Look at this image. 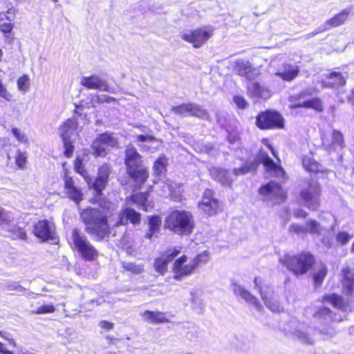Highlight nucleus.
Here are the masks:
<instances>
[{"label":"nucleus","mask_w":354,"mask_h":354,"mask_svg":"<svg viewBox=\"0 0 354 354\" xmlns=\"http://www.w3.org/2000/svg\"><path fill=\"white\" fill-rule=\"evenodd\" d=\"M327 274V266L324 263H321L317 270L315 272L312 276L314 286L316 288L320 287L322 285Z\"/></svg>","instance_id":"nucleus-36"},{"label":"nucleus","mask_w":354,"mask_h":354,"mask_svg":"<svg viewBox=\"0 0 354 354\" xmlns=\"http://www.w3.org/2000/svg\"><path fill=\"white\" fill-rule=\"evenodd\" d=\"M234 292L236 296H240L246 302L254 305L259 310H261L263 308V306L259 299L244 287L239 285H235L234 288Z\"/></svg>","instance_id":"nucleus-30"},{"label":"nucleus","mask_w":354,"mask_h":354,"mask_svg":"<svg viewBox=\"0 0 354 354\" xmlns=\"http://www.w3.org/2000/svg\"><path fill=\"white\" fill-rule=\"evenodd\" d=\"M268 147L270 150L272 156L277 159L278 163H275L267 153L261 151L259 154V163H261L264 166L268 173L271 174L275 177L283 178L286 176V171L280 164L281 160L278 156L277 152L271 145H268Z\"/></svg>","instance_id":"nucleus-13"},{"label":"nucleus","mask_w":354,"mask_h":354,"mask_svg":"<svg viewBox=\"0 0 354 354\" xmlns=\"http://www.w3.org/2000/svg\"><path fill=\"white\" fill-rule=\"evenodd\" d=\"M0 354H15L13 351L7 349L4 344L0 342Z\"/></svg>","instance_id":"nucleus-62"},{"label":"nucleus","mask_w":354,"mask_h":354,"mask_svg":"<svg viewBox=\"0 0 354 354\" xmlns=\"http://www.w3.org/2000/svg\"><path fill=\"white\" fill-rule=\"evenodd\" d=\"M77 122L75 118L67 119L59 127L61 138H69L73 131H75Z\"/></svg>","instance_id":"nucleus-35"},{"label":"nucleus","mask_w":354,"mask_h":354,"mask_svg":"<svg viewBox=\"0 0 354 354\" xmlns=\"http://www.w3.org/2000/svg\"><path fill=\"white\" fill-rule=\"evenodd\" d=\"M299 68L291 64H286L283 71L277 72L276 75L280 77L283 80L290 82L294 80L299 74Z\"/></svg>","instance_id":"nucleus-33"},{"label":"nucleus","mask_w":354,"mask_h":354,"mask_svg":"<svg viewBox=\"0 0 354 354\" xmlns=\"http://www.w3.org/2000/svg\"><path fill=\"white\" fill-rule=\"evenodd\" d=\"M294 216L296 218H305L307 217L308 213L305 210H304L302 209H297L296 211H295Z\"/></svg>","instance_id":"nucleus-61"},{"label":"nucleus","mask_w":354,"mask_h":354,"mask_svg":"<svg viewBox=\"0 0 354 354\" xmlns=\"http://www.w3.org/2000/svg\"><path fill=\"white\" fill-rule=\"evenodd\" d=\"M73 169L75 173L80 174L89 185L91 178L85 167L84 160L80 156H77L73 161Z\"/></svg>","instance_id":"nucleus-34"},{"label":"nucleus","mask_w":354,"mask_h":354,"mask_svg":"<svg viewBox=\"0 0 354 354\" xmlns=\"http://www.w3.org/2000/svg\"><path fill=\"white\" fill-rule=\"evenodd\" d=\"M198 207L207 216L216 215L223 210L219 200L215 197L214 190L209 188L204 190L202 199L198 203Z\"/></svg>","instance_id":"nucleus-11"},{"label":"nucleus","mask_w":354,"mask_h":354,"mask_svg":"<svg viewBox=\"0 0 354 354\" xmlns=\"http://www.w3.org/2000/svg\"><path fill=\"white\" fill-rule=\"evenodd\" d=\"M55 311V307L53 304H44L39 307H38L36 310H32L33 314L41 315V314H48L53 313Z\"/></svg>","instance_id":"nucleus-45"},{"label":"nucleus","mask_w":354,"mask_h":354,"mask_svg":"<svg viewBox=\"0 0 354 354\" xmlns=\"http://www.w3.org/2000/svg\"><path fill=\"white\" fill-rule=\"evenodd\" d=\"M322 84V87L325 88H339L346 84V78L342 73L333 71L326 75Z\"/></svg>","instance_id":"nucleus-21"},{"label":"nucleus","mask_w":354,"mask_h":354,"mask_svg":"<svg viewBox=\"0 0 354 354\" xmlns=\"http://www.w3.org/2000/svg\"><path fill=\"white\" fill-rule=\"evenodd\" d=\"M27 163V156L26 153H23L20 150H17L15 156V165L17 168L24 169L26 168Z\"/></svg>","instance_id":"nucleus-44"},{"label":"nucleus","mask_w":354,"mask_h":354,"mask_svg":"<svg viewBox=\"0 0 354 354\" xmlns=\"http://www.w3.org/2000/svg\"><path fill=\"white\" fill-rule=\"evenodd\" d=\"M113 210L106 207L104 211L96 207H87L81 213L85 230L97 237V241L103 240L111 233L109 218L114 216Z\"/></svg>","instance_id":"nucleus-1"},{"label":"nucleus","mask_w":354,"mask_h":354,"mask_svg":"<svg viewBox=\"0 0 354 354\" xmlns=\"http://www.w3.org/2000/svg\"><path fill=\"white\" fill-rule=\"evenodd\" d=\"M302 165L309 172L318 173L319 171V164L313 158L304 157L302 160Z\"/></svg>","instance_id":"nucleus-40"},{"label":"nucleus","mask_w":354,"mask_h":354,"mask_svg":"<svg viewBox=\"0 0 354 354\" xmlns=\"http://www.w3.org/2000/svg\"><path fill=\"white\" fill-rule=\"evenodd\" d=\"M212 178L225 186L231 187L233 180L230 176V171L223 168H212L209 171Z\"/></svg>","instance_id":"nucleus-27"},{"label":"nucleus","mask_w":354,"mask_h":354,"mask_svg":"<svg viewBox=\"0 0 354 354\" xmlns=\"http://www.w3.org/2000/svg\"><path fill=\"white\" fill-rule=\"evenodd\" d=\"M141 317L145 322L151 324H161L169 322V319L166 316V313L158 310H146L142 313Z\"/></svg>","instance_id":"nucleus-26"},{"label":"nucleus","mask_w":354,"mask_h":354,"mask_svg":"<svg viewBox=\"0 0 354 354\" xmlns=\"http://www.w3.org/2000/svg\"><path fill=\"white\" fill-rule=\"evenodd\" d=\"M331 310L328 307H319L314 313L313 317L319 319H323L326 315H330Z\"/></svg>","instance_id":"nucleus-50"},{"label":"nucleus","mask_w":354,"mask_h":354,"mask_svg":"<svg viewBox=\"0 0 354 354\" xmlns=\"http://www.w3.org/2000/svg\"><path fill=\"white\" fill-rule=\"evenodd\" d=\"M10 234L8 235L12 240H27V234L23 227L15 226L8 230Z\"/></svg>","instance_id":"nucleus-41"},{"label":"nucleus","mask_w":354,"mask_h":354,"mask_svg":"<svg viewBox=\"0 0 354 354\" xmlns=\"http://www.w3.org/2000/svg\"><path fill=\"white\" fill-rule=\"evenodd\" d=\"M214 35V29L209 26H201L192 29L181 35L186 42L195 48H201Z\"/></svg>","instance_id":"nucleus-10"},{"label":"nucleus","mask_w":354,"mask_h":354,"mask_svg":"<svg viewBox=\"0 0 354 354\" xmlns=\"http://www.w3.org/2000/svg\"><path fill=\"white\" fill-rule=\"evenodd\" d=\"M248 93L253 97H260L262 94V88L259 83L252 82L247 86Z\"/></svg>","instance_id":"nucleus-43"},{"label":"nucleus","mask_w":354,"mask_h":354,"mask_svg":"<svg viewBox=\"0 0 354 354\" xmlns=\"http://www.w3.org/2000/svg\"><path fill=\"white\" fill-rule=\"evenodd\" d=\"M124 164L126 173L134 187L138 189H141L149 178V170L144 165L142 156L131 144L128 145L124 149Z\"/></svg>","instance_id":"nucleus-2"},{"label":"nucleus","mask_w":354,"mask_h":354,"mask_svg":"<svg viewBox=\"0 0 354 354\" xmlns=\"http://www.w3.org/2000/svg\"><path fill=\"white\" fill-rule=\"evenodd\" d=\"M301 198L306 203H309L313 200V196L310 191L308 189H304L300 193Z\"/></svg>","instance_id":"nucleus-57"},{"label":"nucleus","mask_w":354,"mask_h":354,"mask_svg":"<svg viewBox=\"0 0 354 354\" xmlns=\"http://www.w3.org/2000/svg\"><path fill=\"white\" fill-rule=\"evenodd\" d=\"M156 140L155 137L153 136H145L143 134L138 135L136 137V140L138 142H153Z\"/></svg>","instance_id":"nucleus-58"},{"label":"nucleus","mask_w":354,"mask_h":354,"mask_svg":"<svg viewBox=\"0 0 354 354\" xmlns=\"http://www.w3.org/2000/svg\"><path fill=\"white\" fill-rule=\"evenodd\" d=\"M106 339L109 345L115 344L116 342L119 340V339L112 336V335H106Z\"/></svg>","instance_id":"nucleus-63"},{"label":"nucleus","mask_w":354,"mask_h":354,"mask_svg":"<svg viewBox=\"0 0 354 354\" xmlns=\"http://www.w3.org/2000/svg\"><path fill=\"white\" fill-rule=\"evenodd\" d=\"M80 84L87 89H99L104 91H108L109 89L107 82L95 75L82 77Z\"/></svg>","instance_id":"nucleus-23"},{"label":"nucleus","mask_w":354,"mask_h":354,"mask_svg":"<svg viewBox=\"0 0 354 354\" xmlns=\"http://www.w3.org/2000/svg\"><path fill=\"white\" fill-rule=\"evenodd\" d=\"M121 266L124 272H129L134 275L140 274L145 271V266L143 264H138L135 262L122 261L121 263Z\"/></svg>","instance_id":"nucleus-38"},{"label":"nucleus","mask_w":354,"mask_h":354,"mask_svg":"<svg viewBox=\"0 0 354 354\" xmlns=\"http://www.w3.org/2000/svg\"><path fill=\"white\" fill-rule=\"evenodd\" d=\"M188 257L183 254L175 259L173 263L171 271L173 278L176 281H181L184 278L192 274L201 265L205 264L209 260V252L207 250L197 254L189 263H187Z\"/></svg>","instance_id":"nucleus-3"},{"label":"nucleus","mask_w":354,"mask_h":354,"mask_svg":"<svg viewBox=\"0 0 354 354\" xmlns=\"http://www.w3.org/2000/svg\"><path fill=\"white\" fill-rule=\"evenodd\" d=\"M292 107L295 109H311L318 113H322L324 111V103L322 99L318 97H315L304 102H298L294 104Z\"/></svg>","instance_id":"nucleus-28"},{"label":"nucleus","mask_w":354,"mask_h":354,"mask_svg":"<svg viewBox=\"0 0 354 354\" xmlns=\"http://www.w3.org/2000/svg\"><path fill=\"white\" fill-rule=\"evenodd\" d=\"M233 101L240 109H245L248 107V103L245 99L241 95H235L233 97Z\"/></svg>","instance_id":"nucleus-52"},{"label":"nucleus","mask_w":354,"mask_h":354,"mask_svg":"<svg viewBox=\"0 0 354 354\" xmlns=\"http://www.w3.org/2000/svg\"><path fill=\"white\" fill-rule=\"evenodd\" d=\"M169 199L174 202H180L183 200L181 194H176L174 192H170L169 195Z\"/></svg>","instance_id":"nucleus-60"},{"label":"nucleus","mask_w":354,"mask_h":354,"mask_svg":"<svg viewBox=\"0 0 354 354\" xmlns=\"http://www.w3.org/2000/svg\"><path fill=\"white\" fill-rule=\"evenodd\" d=\"M0 97H3L4 100L7 101H11L12 95L7 91L6 87L3 85V84L0 82Z\"/></svg>","instance_id":"nucleus-56"},{"label":"nucleus","mask_w":354,"mask_h":354,"mask_svg":"<svg viewBox=\"0 0 354 354\" xmlns=\"http://www.w3.org/2000/svg\"><path fill=\"white\" fill-rule=\"evenodd\" d=\"M141 223V214L132 207H124L120 209L118 215L117 221L113 223V227L127 225L129 223L133 225H139Z\"/></svg>","instance_id":"nucleus-20"},{"label":"nucleus","mask_w":354,"mask_h":354,"mask_svg":"<svg viewBox=\"0 0 354 354\" xmlns=\"http://www.w3.org/2000/svg\"><path fill=\"white\" fill-rule=\"evenodd\" d=\"M319 301L322 304L328 302L333 308L337 309H342L345 306L344 298L336 293L325 294Z\"/></svg>","instance_id":"nucleus-31"},{"label":"nucleus","mask_w":354,"mask_h":354,"mask_svg":"<svg viewBox=\"0 0 354 354\" xmlns=\"http://www.w3.org/2000/svg\"><path fill=\"white\" fill-rule=\"evenodd\" d=\"M258 192L266 201H271L272 205H282L287 202L288 198L287 190L275 180H270L262 185Z\"/></svg>","instance_id":"nucleus-8"},{"label":"nucleus","mask_w":354,"mask_h":354,"mask_svg":"<svg viewBox=\"0 0 354 354\" xmlns=\"http://www.w3.org/2000/svg\"><path fill=\"white\" fill-rule=\"evenodd\" d=\"M12 220L9 216V212L0 206V226L10 225Z\"/></svg>","instance_id":"nucleus-47"},{"label":"nucleus","mask_w":354,"mask_h":354,"mask_svg":"<svg viewBox=\"0 0 354 354\" xmlns=\"http://www.w3.org/2000/svg\"><path fill=\"white\" fill-rule=\"evenodd\" d=\"M118 141L112 133L106 131L99 134L93 140L92 149L95 157H105L107 149L118 147Z\"/></svg>","instance_id":"nucleus-12"},{"label":"nucleus","mask_w":354,"mask_h":354,"mask_svg":"<svg viewBox=\"0 0 354 354\" xmlns=\"http://www.w3.org/2000/svg\"><path fill=\"white\" fill-rule=\"evenodd\" d=\"M167 158L165 154H160L154 161L152 167L153 175L160 176L167 171Z\"/></svg>","instance_id":"nucleus-32"},{"label":"nucleus","mask_w":354,"mask_h":354,"mask_svg":"<svg viewBox=\"0 0 354 354\" xmlns=\"http://www.w3.org/2000/svg\"><path fill=\"white\" fill-rule=\"evenodd\" d=\"M14 27L12 19L5 12L0 13V31L3 34L10 33Z\"/></svg>","instance_id":"nucleus-39"},{"label":"nucleus","mask_w":354,"mask_h":354,"mask_svg":"<svg viewBox=\"0 0 354 354\" xmlns=\"http://www.w3.org/2000/svg\"><path fill=\"white\" fill-rule=\"evenodd\" d=\"M99 326L101 328L104 329L106 330H111L114 327V324L113 322L106 321V320H102L99 323Z\"/></svg>","instance_id":"nucleus-59"},{"label":"nucleus","mask_w":354,"mask_h":354,"mask_svg":"<svg viewBox=\"0 0 354 354\" xmlns=\"http://www.w3.org/2000/svg\"><path fill=\"white\" fill-rule=\"evenodd\" d=\"M254 283L263 303L270 310L275 313L283 311V306L281 304L275 299L274 288L271 286L266 284L263 279L260 277H255Z\"/></svg>","instance_id":"nucleus-9"},{"label":"nucleus","mask_w":354,"mask_h":354,"mask_svg":"<svg viewBox=\"0 0 354 354\" xmlns=\"http://www.w3.org/2000/svg\"><path fill=\"white\" fill-rule=\"evenodd\" d=\"M18 88L23 91H26L30 87V79L27 75H23L17 80Z\"/></svg>","instance_id":"nucleus-46"},{"label":"nucleus","mask_w":354,"mask_h":354,"mask_svg":"<svg viewBox=\"0 0 354 354\" xmlns=\"http://www.w3.org/2000/svg\"><path fill=\"white\" fill-rule=\"evenodd\" d=\"M147 221L148 229L147 232L145 234L144 237L146 239L151 240L155 234L159 233L162 220L159 215L154 214L147 216Z\"/></svg>","instance_id":"nucleus-29"},{"label":"nucleus","mask_w":354,"mask_h":354,"mask_svg":"<svg viewBox=\"0 0 354 354\" xmlns=\"http://www.w3.org/2000/svg\"><path fill=\"white\" fill-rule=\"evenodd\" d=\"M255 124L261 131L283 129L286 127L283 115L274 109L260 111L255 117Z\"/></svg>","instance_id":"nucleus-7"},{"label":"nucleus","mask_w":354,"mask_h":354,"mask_svg":"<svg viewBox=\"0 0 354 354\" xmlns=\"http://www.w3.org/2000/svg\"><path fill=\"white\" fill-rule=\"evenodd\" d=\"M165 228L179 235L190 234L194 228V216L185 209L171 210L165 218Z\"/></svg>","instance_id":"nucleus-4"},{"label":"nucleus","mask_w":354,"mask_h":354,"mask_svg":"<svg viewBox=\"0 0 354 354\" xmlns=\"http://www.w3.org/2000/svg\"><path fill=\"white\" fill-rule=\"evenodd\" d=\"M340 283L343 292L347 295H351L354 292V273L349 267L342 270Z\"/></svg>","instance_id":"nucleus-25"},{"label":"nucleus","mask_w":354,"mask_h":354,"mask_svg":"<svg viewBox=\"0 0 354 354\" xmlns=\"http://www.w3.org/2000/svg\"><path fill=\"white\" fill-rule=\"evenodd\" d=\"M181 252L180 247L169 248L156 257L153 261V268L156 272L160 275H164L168 271V265Z\"/></svg>","instance_id":"nucleus-19"},{"label":"nucleus","mask_w":354,"mask_h":354,"mask_svg":"<svg viewBox=\"0 0 354 354\" xmlns=\"http://www.w3.org/2000/svg\"><path fill=\"white\" fill-rule=\"evenodd\" d=\"M351 236L346 232H339L337 234L336 240L341 245L346 244Z\"/></svg>","instance_id":"nucleus-53"},{"label":"nucleus","mask_w":354,"mask_h":354,"mask_svg":"<svg viewBox=\"0 0 354 354\" xmlns=\"http://www.w3.org/2000/svg\"><path fill=\"white\" fill-rule=\"evenodd\" d=\"M62 180L64 181V190L66 197L70 201H73L76 205H79L84 199L82 189L76 185L74 177L70 175L67 169L64 171Z\"/></svg>","instance_id":"nucleus-15"},{"label":"nucleus","mask_w":354,"mask_h":354,"mask_svg":"<svg viewBox=\"0 0 354 354\" xmlns=\"http://www.w3.org/2000/svg\"><path fill=\"white\" fill-rule=\"evenodd\" d=\"M306 228L298 224H292L290 226V232L295 234H306Z\"/></svg>","instance_id":"nucleus-54"},{"label":"nucleus","mask_w":354,"mask_h":354,"mask_svg":"<svg viewBox=\"0 0 354 354\" xmlns=\"http://www.w3.org/2000/svg\"><path fill=\"white\" fill-rule=\"evenodd\" d=\"M306 225L308 227L306 228V234H318L319 232V225L318 222L315 220H309Z\"/></svg>","instance_id":"nucleus-48"},{"label":"nucleus","mask_w":354,"mask_h":354,"mask_svg":"<svg viewBox=\"0 0 354 354\" xmlns=\"http://www.w3.org/2000/svg\"><path fill=\"white\" fill-rule=\"evenodd\" d=\"M351 10L347 8L334 15L324 22V30H328L344 25L349 19Z\"/></svg>","instance_id":"nucleus-22"},{"label":"nucleus","mask_w":354,"mask_h":354,"mask_svg":"<svg viewBox=\"0 0 354 354\" xmlns=\"http://www.w3.org/2000/svg\"><path fill=\"white\" fill-rule=\"evenodd\" d=\"M331 144L333 145H339L342 146L344 144V137L342 133L337 130H333L332 133V141Z\"/></svg>","instance_id":"nucleus-49"},{"label":"nucleus","mask_w":354,"mask_h":354,"mask_svg":"<svg viewBox=\"0 0 354 354\" xmlns=\"http://www.w3.org/2000/svg\"><path fill=\"white\" fill-rule=\"evenodd\" d=\"M259 162L257 160H247L241 167L234 168L233 174L236 176L245 175L250 171H256L259 167Z\"/></svg>","instance_id":"nucleus-37"},{"label":"nucleus","mask_w":354,"mask_h":354,"mask_svg":"<svg viewBox=\"0 0 354 354\" xmlns=\"http://www.w3.org/2000/svg\"><path fill=\"white\" fill-rule=\"evenodd\" d=\"M348 102L354 106V87L351 89V93L347 97Z\"/></svg>","instance_id":"nucleus-64"},{"label":"nucleus","mask_w":354,"mask_h":354,"mask_svg":"<svg viewBox=\"0 0 354 354\" xmlns=\"http://www.w3.org/2000/svg\"><path fill=\"white\" fill-rule=\"evenodd\" d=\"M68 244L71 250L77 252L86 261H93L98 257L97 250L77 228L73 230Z\"/></svg>","instance_id":"nucleus-6"},{"label":"nucleus","mask_w":354,"mask_h":354,"mask_svg":"<svg viewBox=\"0 0 354 354\" xmlns=\"http://www.w3.org/2000/svg\"><path fill=\"white\" fill-rule=\"evenodd\" d=\"M12 133L17 138V140L21 143H27L28 138L24 133H22L18 128L14 127L12 129Z\"/></svg>","instance_id":"nucleus-51"},{"label":"nucleus","mask_w":354,"mask_h":354,"mask_svg":"<svg viewBox=\"0 0 354 354\" xmlns=\"http://www.w3.org/2000/svg\"><path fill=\"white\" fill-rule=\"evenodd\" d=\"M111 171V166L107 162L103 163L98 167L97 176L91 185H89V188L94 190V197L96 199L102 197L103 191L109 183Z\"/></svg>","instance_id":"nucleus-14"},{"label":"nucleus","mask_w":354,"mask_h":354,"mask_svg":"<svg viewBox=\"0 0 354 354\" xmlns=\"http://www.w3.org/2000/svg\"><path fill=\"white\" fill-rule=\"evenodd\" d=\"M149 192H141L132 194L129 199L133 204L147 212L153 207L152 202L149 200Z\"/></svg>","instance_id":"nucleus-24"},{"label":"nucleus","mask_w":354,"mask_h":354,"mask_svg":"<svg viewBox=\"0 0 354 354\" xmlns=\"http://www.w3.org/2000/svg\"><path fill=\"white\" fill-rule=\"evenodd\" d=\"M171 111L180 116L188 115L203 120H207L209 118V113L207 110L194 103H183L172 106Z\"/></svg>","instance_id":"nucleus-17"},{"label":"nucleus","mask_w":354,"mask_h":354,"mask_svg":"<svg viewBox=\"0 0 354 354\" xmlns=\"http://www.w3.org/2000/svg\"><path fill=\"white\" fill-rule=\"evenodd\" d=\"M62 140L64 148V156L67 158H70L73 156L75 150L73 142L68 137L62 138Z\"/></svg>","instance_id":"nucleus-42"},{"label":"nucleus","mask_w":354,"mask_h":354,"mask_svg":"<svg viewBox=\"0 0 354 354\" xmlns=\"http://www.w3.org/2000/svg\"><path fill=\"white\" fill-rule=\"evenodd\" d=\"M32 234L41 242L55 239V229L53 223L47 219L37 221L32 227Z\"/></svg>","instance_id":"nucleus-18"},{"label":"nucleus","mask_w":354,"mask_h":354,"mask_svg":"<svg viewBox=\"0 0 354 354\" xmlns=\"http://www.w3.org/2000/svg\"><path fill=\"white\" fill-rule=\"evenodd\" d=\"M281 263L295 276H301L310 271L315 264V257L309 251L296 254H285Z\"/></svg>","instance_id":"nucleus-5"},{"label":"nucleus","mask_w":354,"mask_h":354,"mask_svg":"<svg viewBox=\"0 0 354 354\" xmlns=\"http://www.w3.org/2000/svg\"><path fill=\"white\" fill-rule=\"evenodd\" d=\"M232 70L236 75L248 81L254 80L261 75L259 68L254 66L249 60L244 59H236L233 64Z\"/></svg>","instance_id":"nucleus-16"},{"label":"nucleus","mask_w":354,"mask_h":354,"mask_svg":"<svg viewBox=\"0 0 354 354\" xmlns=\"http://www.w3.org/2000/svg\"><path fill=\"white\" fill-rule=\"evenodd\" d=\"M0 337L8 341V344L14 348L17 346L15 339L6 333L0 330Z\"/></svg>","instance_id":"nucleus-55"}]
</instances>
